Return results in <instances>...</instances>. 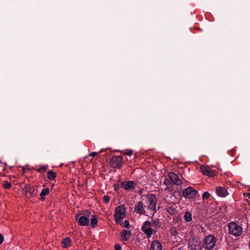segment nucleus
Masks as SVG:
<instances>
[{"label": "nucleus", "mask_w": 250, "mask_h": 250, "mask_svg": "<svg viewBox=\"0 0 250 250\" xmlns=\"http://www.w3.org/2000/svg\"><path fill=\"white\" fill-rule=\"evenodd\" d=\"M210 197V194L208 192H205L202 195V198L203 200L207 199Z\"/></svg>", "instance_id": "nucleus-27"}, {"label": "nucleus", "mask_w": 250, "mask_h": 250, "mask_svg": "<svg viewBox=\"0 0 250 250\" xmlns=\"http://www.w3.org/2000/svg\"><path fill=\"white\" fill-rule=\"evenodd\" d=\"M243 196L244 197H248L250 199V192H245L243 193Z\"/></svg>", "instance_id": "nucleus-33"}, {"label": "nucleus", "mask_w": 250, "mask_h": 250, "mask_svg": "<svg viewBox=\"0 0 250 250\" xmlns=\"http://www.w3.org/2000/svg\"><path fill=\"white\" fill-rule=\"evenodd\" d=\"M91 223L90 225L92 228L96 227L98 225V218L96 215H92L91 216Z\"/></svg>", "instance_id": "nucleus-21"}, {"label": "nucleus", "mask_w": 250, "mask_h": 250, "mask_svg": "<svg viewBox=\"0 0 250 250\" xmlns=\"http://www.w3.org/2000/svg\"><path fill=\"white\" fill-rule=\"evenodd\" d=\"M175 205H170L167 207V212L170 215H175L177 213V209Z\"/></svg>", "instance_id": "nucleus-18"}, {"label": "nucleus", "mask_w": 250, "mask_h": 250, "mask_svg": "<svg viewBox=\"0 0 250 250\" xmlns=\"http://www.w3.org/2000/svg\"><path fill=\"white\" fill-rule=\"evenodd\" d=\"M134 210L136 212L140 214H144L146 211L144 210V206L143 203L141 201L139 202L135 206Z\"/></svg>", "instance_id": "nucleus-13"}, {"label": "nucleus", "mask_w": 250, "mask_h": 250, "mask_svg": "<svg viewBox=\"0 0 250 250\" xmlns=\"http://www.w3.org/2000/svg\"><path fill=\"white\" fill-rule=\"evenodd\" d=\"M146 198L148 203L147 208L154 212H156L157 198L155 195L152 193L148 194Z\"/></svg>", "instance_id": "nucleus-5"}, {"label": "nucleus", "mask_w": 250, "mask_h": 250, "mask_svg": "<svg viewBox=\"0 0 250 250\" xmlns=\"http://www.w3.org/2000/svg\"><path fill=\"white\" fill-rule=\"evenodd\" d=\"M122 187L125 190H131L134 189L136 184L133 181H125L121 183Z\"/></svg>", "instance_id": "nucleus-10"}, {"label": "nucleus", "mask_w": 250, "mask_h": 250, "mask_svg": "<svg viewBox=\"0 0 250 250\" xmlns=\"http://www.w3.org/2000/svg\"><path fill=\"white\" fill-rule=\"evenodd\" d=\"M168 177L173 184L177 186H180L183 184L182 180L174 172L168 173Z\"/></svg>", "instance_id": "nucleus-8"}, {"label": "nucleus", "mask_w": 250, "mask_h": 250, "mask_svg": "<svg viewBox=\"0 0 250 250\" xmlns=\"http://www.w3.org/2000/svg\"><path fill=\"white\" fill-rule=\"evenodd\" d=\"M4 241V237L3 235L0 233V245H1Z\"/></svg>", "instance_id": "nucleus-34"}, {"label": "nucleus", "mask_w": 250, "mask_h": 250, "mask_svg": "<svg viewBox=\"0 0 250 250\" xmlns=\"http://www.w3.org/2000/svg\"><path fill=\"white\" fill-rule=\"evenodd\" d=\"M197 193V191L191 187H189L183 191V195L186 199L195 198Z\"/></svg>", "instance_id": "nucleus-7"}, {"label": "nucleus", "mask_w": 250, "mask_h": 250, "mask_svg": "<svg viewBox=\"0 0 250 250\" xmlns=\"http://www.w3.org/2000/svg\"><path fill=\"white\" fill-rule=\"evenodd\" d=\"M22 171H22V174L24 172V171H25V169H24V167H23V168H22Z\"/></svg>", "instance_id": "nucleus-36"}, {"label": "nucleus", "mask_w": 250, "mask_h": 250, "mask_svg": "<svg viewBox=\"0 0 250 250\" xmlns=\"http://www.w3.org/2000/svg\"><path fill=\"white\" fill-rule=\"evenodd\" d=\"M77 221L78 224L82 226H86L88 225L89 220L88 217L85 216H82L78 218L77 217Z\"/></svg>", "instance_id": "nucleus-14"}, {"label": "nucleus", "mask_w": 250, "mask_h": 250, "mask_svg": "<svg viewBox=\"0 0 250 250\" xmlns=\"http://www.w3.org/2000/svg\"><path fill=\"white\" fill-rule=\"evenodd\" d=\"M113 187L115 191H117L120 189V185L118 184H114Z\"/></svg>", "instance_id": "nucleus-31"}, {"label": "nucleus", "mask_w": 250, "mask_h": 250, "mask_svg": "<svg viewBox=\"0 0 250 250\" xmlns=\"http://www.w3.org/2000/svg\"><path fill=\"white\" fill-rule=\"evenodd\" d=\"M87 212H88V213H87L88 214H90V211H89V210H87Z\"/></svg>", "instance_id": "nucleus-37"}, {"label": "nucleus", "mask_w": 250, "mask_h": 250, "mask_svg": "<svg viewBox=\"0 0 250 250\" xmlns=\"http://www.w3.org/2000/svg\"><path fill=\"white\" fill-rule=\"evenodd\" d=\"M24 190L25 197L27 198H30L35 195L34 188L29 184L25 185Z\"/></svg>", "instance_id": "nucleus-9"}, {"label": "nucleus", "mask_w": 250, "mask_h": 250, "mask_svg": "<svg viewBox=\"0 0 250 250\" xmlns=\"http://www.w3.org/2000/svg\"><path fill=\"white\" fill-rule=\"evenodd\" d=\"M184 219L187 222H190L192 220V214L189 211H187L184 215Z\"/></svg>", "instance_id": "nucleus-24"}, {"label": "nucleus", "mask_w": 250, "mask_h": 250, "mask_svg": "<svg viewBox=\"0 0 250 250\" xmlns=\"http://www.w3.org/2000/svg\"><path fill=\"white\" fill-rule=\"evenodd\" d=\"M168 183H169V181L167 179H166L165 180V181H164V184L165 185H167V186L168 185Z\"/></svg>", "instance_id": "nucleus-35"}, {"label": "nucleus", "mask_w": 250, "mask_h": 250, "mask_svg": "<svg viewBox=\"0 0 250 250\" xmlns=\"http://www.w3.org/2000/svg\"><path fill=\"white\" fill-rule=\"evenodd\" d=\"M133 150L131 149H126L125 152V154L128 156H131L133 154Z\"/></svg>", "instance_id": "nucleus-30"}, {"label": "nucleus", "mask_w": 250, "mask_h": 250, "mask_svg": "<svg viewBox=\"0 0 250 250\" xmlns=\"http://www.w3.org/2000/svg\"><path fill=\"white\" fill-rule=\"evenodd\" d=\"M131 232L129 230L123 229L121 232V237H122V240L124 241H127L130 237Z\"/></svg>", "instance_id": "nucleus-17"}, {"label": "nucleus", "mask_w": 250, "mask_h": 250, "mask_svg": "<svg viewBox=\"0 0 250 250\" xmlns=\"http://www.w3.org/2000/svg\"><path fill=\"white\" fill-rule=\"evenodd\" d=\"M101 152V151H100V152H91V153H89L87 156L86 157L88 158V157L89 156H91L92 157H94L96 156H97L99 154H100V153Z\"/></svg>", "instance_id": "nucleus-28"}, {"label": "nucleus", "mask_w": 250, "mask_h": 250, "mask_svg": "<svg viewBox=\"0 0 250 250\" xmlns=\"http://www.w3.org/2000/svg\"><path fill=\"white\" fill-rule=\"evenodd\" d=\"M49 192H50V190L48 188H43L42 190V191L40 193L41 200L42 201H44L45 200V198L44 197V196L48 195L49 193Z\"/></svg>", "instance_id": "nucleus-22"}, {"label": "nucleus", "mask_w": 250, "mask_h": 250, "mask_svg": "<svg viewBox=\"0 0 250 250\" xmlns=\"http://www.w3.org/2000/svg\"><path fill=\"white\" fill-rule=\"evenodd\" d=\"M123 157L121 156H113L110 161V165L114 168H120L122 167Z\"/></svg>", "instance_id": "nucleus-6"}, {"label": "nucleus", "mask_w": 250, "mask_h": 250, "mask_svg": "<svg viewBox=\"0 0 250 250\" xmlns=\"http://www.w3.org/2000/svg\"><path fill=\"white\" fill-rule=\"evenodd\" d=\"M48 168L47 165L40 166L39 168H35V169L38 172L42 173L45 172Z\"/></svg>", "instance_id": "nucleus-23"}, {"label": "nucleus", "mask_w": 250, "mask_h": 250, "mask_svg": "<svg viewBox=\"0 0 250 250\" xmlns=\"http://www.w3.org/2000/svg\"><path fill=\"white\" fill-rule=\"evenodd\" d=\"M61 244L63 248L68 249L71 247L72 241L69 237H66L62 239Z\"/></svg>", "instance_id": "nucleus-16"}, {"label": "nucleus", "mask_w": 250, "mask_h": 250, "mask_svg": "<svg viewBox=\"0 0 250 250\" xmlns=\"http://www.w3.org/2000/svg\"><path fill=\"white\" fill-rule=\"evenodd\" d=\"M149 250H162V245L159 241L154 240L150 244Z\"/></svg>", "instance_id": "nucleus-15"}, {"label": "nucleus", "mask_w": 250, "mask_h": 250, "mask_svg": "<svg viewBox=\"0 0 250 250\" xmlns=\"http://www.w3.org/2000/svg\"><path fill=\"white\" fill-rule=\"evenodd\" d=\"M47 178L49 180H54L57 177V173L55 171H53L51 170H49L47 171L46 174Z\"/></svg>", "instance_id": "nucleus-19"}, {"label": "nucleus", "mask_w": 250, "mask_h": 250, "mask_svg": "<svg viewBox=\"0 0 250 250\" xmlns=\"http://www.w3.org/2000/svg\"><path fill=\"white\" fill-rule=\"evenodd\" d=\"M125 215V208L124 205L119 206L115 208L114 217L116 223L122 222Z\"/></svg>", "instance_id": "nucleus-3"}, {"label": "nucleus", "mask_w": 250, "mask_h": 250, "mask_svg": "<svg viewBox=\"0 0 250 250\" xmlns=\"http://www.w3.org/2000/svg\"><path fill=\"white\" fill-rule=\"evenodd\" d=\"M103 201L105 203H108L110 201V197L107 195H104L103 197Z\"/></svg>", "instance_id": "nucleus-29"}, {"label": "nucleus", "mask_w": 250, "mask_h": 250, "mask_svg": "<svg viewBox=\"0 0 250 250\" xmlns=\"http://www.w3.org/2000/svg\"><path fill=\"white\" fill-rule=\"evenodd\" d=\"M201 171L202 173L205 175H207L209 177H214L215 176V173L211 171L209 167H208L203 166L201 167Z\"/></svg>", "instance_id": "nucleus-12"}, {"label": "nucleus", "mask_w": 250, "mask_h": 250, "mask_svg": "<svg viewBox=\"0 0 250 250\" xmlns=\"http://www.w3.org/2000/svg\"><path fill=\"white\" fill-rule=\"evenodd\" d=\"M216 243L215 237L211 234L207 235L204 240L203 247L207 250H211Z\"/></svg>", "instance_id": "nucleus-4"}, {"label": "nucleus", "mask_w": 250, "mask_h": 250, "mask_svg": "<svg viewBox=\"0 0 250 250\" xmlns=\"http://www.w3.org/2000/svg\"><path fill=\"white\" fill-rule=\"evenodd\" d=\"M161 226V223L158 219L152 220V221L146 220L143 223L141 229L147 238H150L153 234L157 232V229Z\"/></svg>", "instance_id": "nucleus-1"}, {"label": "nucleus", "mask_w": 250, "mask_h": 250, "mask_svg": "<svg viewBox=\"0 0 250 250\" xmlns=\"http://www.w3.org/2000/svg\"><path fill=\"white\" fill-rule=\"evenodd\" d=\"M229 233L235 237L241 235L243 233L242 227L235 222H230L228 224Z\"/></svg>", "instance_id": "nucleus-2"}, {"label": "nucleus", "mask_w": 250, "mask_h": 250, "mask_svg": "<svg viewBox=\"0 0 250 250\" xmlns=\"http://www.w3.org/2000/svg\"><path fill=\"white\" fill-rule=\"evenodd\" d=\"M118 224H120V225L122 226L123 227L125 228H129L130 226L129 222L127 220H125L124 222L122 221V222H121L120 223Z\"/></svg>", "instance_id": "nucleus-26"}, {"label": "nucleus", "mask_w": 250, "mask_h": 250, "mask_svg": "<svg viewBox=\"0 0 250 250\" xmlns=\"http://www.w3.org/2000/svg\"><path fill=\"white\" fill-rule=\"evenodd\" d=\"M11 187H12L11 184L10 183H9L8 181H7L6 180H4L3 181V187L5 189H9L11 188Z\"/></svg>", "instance_id": "nucleus-25"}, {"label": "nucleus", "mask_w": 250, "mask_h": 250, "mask_svg": "<svg viewBox=\"0 0 250 250\" xmlns=\"http://www.w3.org/2000/svg\"><path fill=\"white\" fill-rule=\"evenodd\" d=\"M200 247L199 242L197 241H193L189 243V247L191 250H198Z\"/></svg>", "instance_id": "nucleus-20"}, {"label": "nucleus", "mask_w": 250, "mask_h": 250, "mask_svg": "<svg viewBox=\"0 0 250 250\" xmlns=\"http://www.w3.org/2000/svg\"><path fill=\"white\" fill-rule=\"evenodd\" d=\"M215 192L217 196L223 198L226 197L229 194V192L227 188L221 186L216 187Z\"/></svg>", "instance_id": "nucleus-11"}, {"label": "nucleus", "mask_w": 250, "mask_h": 250, "mask_svg": "<svg viewBox=\"0 0 250 250\" xmlns=\"http://www.w3.org/2000/svg\"><path fill=\"white\" fill-rule=\"evenodd\" d=\"M115 250H122L121 246L119 244L115 245Z\"/></svg>", "instance_id": "nucleus-32"}]
</instances>
